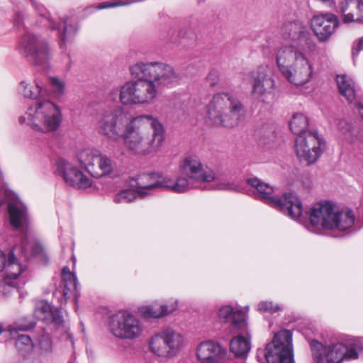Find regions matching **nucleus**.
Masks as SVG:
<instances>
[{
    "mask_svg": "<svg viewBox=\"0 0 363 363\" xmlns=\"http://www.w3.org/2000/svg\"><path fill=\"white\" fill-rule=\"evenodd\" d=\"M361 204L363 206V199H362V201Z\"/></svg>",
    "mask_w": 363,
    "mask_h": 363,
    "instance_id": "nucleus-48",
    "label": "nucleus"
},
{
    "mask_svg": "<svg viewBox=\"0 0 363 363\" xmlns=\"http://www.w3.org/2000/svg\"><path fill=\"white\" fill-rule=\"evenodd\" d=\"M363 50V37L360 38L356 44L354 45L352 50L353 58L357 56L361 50Z\"/></svg>",
    "mask_w": 363,
    "mask_h": 363,
    "instance_id": "nucleus-44",
    "label": "nucleus"
},
{
    "mask_svg": "<svg viewBox=\"0 0 363 363\" xmlns=\"http://www.w3.org/2000/svg\"><path fill=\"white\" fill-rule=\"evenodd\" d=\"M16 347L19 352L23 353L32 351L34 345L30 336L27 335H20L16 340Z\"/></svg>",
    "mask_w": 363,
    "mask_h": 363,
    "instance_id": "nucleus-34",
    "label": "nucleus"
},
{
    "mask_svg": "<svg viewBox=\"0 0 363 363\" xmlns=\"http://www.w3.org/2000/svg\"><path fill=\"white\" fill-rule=\"evenodd\" d=\"M267 66L259 67L256 72L251 74L252 79V95L262 103L268 104L267 98L272 94L275 82L269 74Z\"/></svg>",
    "mask_w": 363,
    "mask_h": 363,
    "instance_id": "nucleus-18",
    "label": "nucleus"
},
{
    "mask_svg": "<svg viewBox=\"0 0 363 363\" xmlns=\"http://www.w3.org/2000/svg\"><path fill=\"white\" fill-rule=\"evenodd\" d=\"M108 328L111 333L121 340H135L143 333L144 326L140 319L127 311L110 317Z\"/></svg>",
    "mask_w": 363,
    "mask_h": 363,
    "instance_id": "nucleus-12",
    "label": "nucleus"
},
{
    "mask_svg": "<svg viewBox=\"0 0 363 363\" xmlns=\"http://www.w3.org/2000/svg\"><path fill=\"white\" fill-rule=\"evenodd\" d=\"M181 174L175 179L172 178L173 192L181 194L193 188V184L211 183L218 179L215 170L196 155L185 157L179 165Z\"/></svg>",
    "mask_w": 363,
    "mask_h": 363,
    "instance_id": "nucleus-6",
    "label": "nucleus"
},
{
    "mask_svg": "<svg viewBox=\"0 0 363 363\" xmlns=\"http://www.w3.org/2000/svg\"><path fill=\"white\" fill-rule=\"evenodd\" d=\"M219 189L235 191H240L242 189L241 186L238 184L230 182L222 183Z\"/></svg>",
    "mask_w": 363,
    "mask_h": 363,
    "instance_id": "nucleus-42",
    "label": "nucleus"
},
{
    "mask_svg": "<svg viewBox=\"0 0 363 363\" xmlns=\"http://www.w3.org/2000/svg\"><path fill=\"white\" fill-rule=\"evenodd\" d=\"M219 79L218 72L216 70H211L206 77V82L209 84L210 86H215Z\"/></svg>",
    "mask_w": 363,
    "mask_h": 363,
    "instance_id": "nucleus-43",
    "label": "nucleus"
},
{
    "mask_svg": "<svg viewBox=\"0 0 363 363\" xmlns=\"http://www.w3.org/2000/svg\"><path fill=\"white\" fill-rule=\"evenodd\" d=\"M177 304L170 306L154 303L151 306H144L139 308V312L145 318H159L175 310Z\"/></svg>",
    "mask_w": 363,
    "mask_h": 363,
    "instance_id": "nucleus-27",
    "label": "nucleus"
},
{
    "mask_svg": "<svg viewBox=\"0 0 363 363\" xmlns=\"http://www.w3.org/2000/svg\"><path fill=\"white\" fill-rule=\"evenodd\" d=\"M340 11L345 23L357 21L363 23V1L362 0H343Z\"/></svg>",
    "mask_w": 363,
    "mask_h": 363,
    "instance_id": "nucleus-25",
    "label": "nucleus"
},
{
    "mask_svg": "<svg viewBox=\"0 0 363 363\" xmlns=\"http://www.w3.org/2000/svg\"><path fill=\"white\" fill-rule=\"evenodd\" d=\"M1 332H2V330H1V329L0 328V334L1 333Z\"/></svg>",
    "mask_w": 363,
    "mask_h": 363,
    "instance_id": "nucleus-49",
    "label": "nucleus"
},
{
    "mask_svg": "<svg viewBox=\"0 0 363 363\" xmlns=\"http://www.w3.org/2000/svg\"><path fill=\"white\" fill-rule=\"evenodd\" d=\"M2 277L3 279L0 280V296H6L16 291L18 284L10 279L7 280L5 277Z\"/></svg>",
    "mask_w": 363,
    "mask_h": 363,
    "instance_id": "nucleus-35",
    "label": "nucleus"
},
{
    "mask_svg": "<svg viewBox=\"0 0 363 363\" xmlns=\"http://www.w3.org/2000/svg\"><path fill=\"white\" fill-rule=\"evenodd\" d=\"M77 160L92 177H101L113 172L114 162L99 150L88 148L79 152Z\"/></svg>",
    "mask_w": 363,
    "mask_h": 363,
    "instance_id": "nucleus-15",
    "label": "nucleus"
},
{
    "mask_svg": "<svg viewBox=\"0 0 363 363\" xmlns=\"http://www.w3.org/2000/svg\"><path fill=\"white\" fill-rule=\"evenodd\" d=\"M25 261L29 259V257L23 249H20L18 245L13 247L8 255L7 264L2 277L11 280L16 284L22 274L26 270V266L21 262V258Z\"/></svg>",
    "mask_w": 363,
    "mask_h": 363,
    "instance_id": "nucleus-21",
    "label": "nucleus"
},
{
    "mask_svg": "<svg viewBox=\"0 0 363 363\" xmlns=\"http://www.w3.org/2000/svg\"><path fill=\"white\" fill-rule=\"evenodd\" d=\"M310 221L313 228L344 231L353 225L354 215L350 209L339 211L330 202H320L311 208Z\"/></svg>",
    "mask_w": 363,
    "mask_h": 363,
    "instance_id": "nucleus-7",
    "label": "nucleus"
},
{
    "mask_svg": "<svg viewBox=\"0 0 363 363\" xmlns=\"http://www.w3.org/2000/svg\"><path fill=\"white\" fill-rule=\"evenodd\" d=\"M35 323L31 322L28 324H23L21 322H17L12 325L9 326L8 330L11 334L16 333L18 331H26L34 327Z\"/></svg>",
    "mask_w": 363,
    "mask_h": 363,
    "instance_id": "nucleus-41",
    "label": "nucleus"
},
{
    "mask_svg": "<svg viewBox=\"0 0 363 363\" xmlns=\"http://www.w3.org/2000/svg\"><path fill=\"white\" fill-rule=\"evenodd\" d=\"M281 33L283 38L291 43L278 48L276 53L278 69L289 82L297 86H303L313 77V64L308 57L316 48L313 36L300 21L285 23Z\"/></svg>",
    "mask_w": 363,
    "mask_h": 363,
    "instance_id": "nucleus-2",
    "label": "nucleus"
},
{
    "mask_svg": "<svg viewBox=\"0 0 363 363\" xmlns=\"http://www.w3.org/2000/svg\"><path fill=\"white\" fill-rule=\"evenodd\" d=\"M242 334H246V336L239 335L233 337L230 344V351L237 357H245L250 350L251 343L250 337L247 334V330Z\"/></svg>",
    "mask_w": 363,
    "mask_h": 363,
    "instance_id": "nucleus-28",
    "label": "nucleus"
},
{
    "mask_svg": "<svg viewBox=\"0 0 363 363\" xmlns=\"http://www.w3.org/2000/svg\"><path fill=\"white\" fill-rule=\"evenodd\" d=\"M312 357L314 363H342L345 360L358 359L363 350L362 342L355 340L348 345L340 342L324 345L321 342H311Z\"/></svg>",
    "mask_w": 363,
    "mask_h": 363,
    "instance_id": "nucleus-9",
    "label": "nucleus"
},
{
    "mask_svg": "<svg viewBox=\"0 0 363 363\" xmlns=\"http://www.w3.org/2000/svg\"><path fill=\"white\" fill-rule=\"evenodd\" d=\"M337 128L347 140L350 142L353 141L354 129L347 121L345 119L340 120L337 124Z\"/></svg>",
    "mask_w": 363,
    "mask_h": 363,
    "instance_id": "nucleus-36",
    "label": "nucleus"
},
{
    "mask_svg": "<svg viewBox=\"0 0 363 363\" xmlns=\"http://www.w3.org/2000/svg\"><path fill=\"white\" fill-rule=\"evenodd\" d=\"M217 317L221 323H230L233 333H245L247 328L245 313L239 309H234L230 305L221 306L217 312Z\"/></svg>",
    "mask_w": 363,
    "mask_h": 363,
    "instance_id": "nucleus-22",
    "label": "nucleus"
},
{
    "mask_svg": "<svg viewBox=\"0 0 363 363\" xmlns=\"http://www.w3.org/2000/svg\"><path fill=\"white\" fill-rule=\"evenodd\" d=\"M136 1H138V0H117V1L115 3L103 2L98 4L96 6H94V9H104L116 6H126Z\"/></svg>",
    "mask_w": 363,
    "mask_h": 363,
    "instance_id": "nucleus-40",
    "label": "nucleus"
},
{
    "mask_svg": "<svg viewBox=\"0 0 363 363\" xmlns=\"http://www.w3.org/2000/svg\"><path fill=\"white\" fill-rule=\"evenodd\" d=\"M62 279L64 284L62 295L65 301H67L70 294L76 293L78 283L76 275L71 272L67 267L62 269Z\"/></svg>",
    "mask_w": 363,
    "mask_h": 363,
    "instance_id": "nucleus-29",
    "label": "nucleus"
},
{
    "mask_svg": "<svg viewBox=\"0 0 363 363\" xmlns=\"http://www.w3.org/2000/svg\"><path fill=\"white\" fill-rule=\"evenodd\" d=\"M38 348L41 354H48L52 351V342L50 335L43 332L38 339Z\"/></svg>",
    "mask_w": 363,
    "mask_h": 363,
    "instance_id": "nucleus-37",
    "label": "nucleus"
},
{
    "mask_svg": "<svg viewBox=\"0 0 363 363\" xmlns=\"http://www.w3.org/2000/svg\"><path fill=\"white\" fill-rule=\"evenodd\" d=\"M56 166L57 173L63 178L67 184L78 189H85L91 186V180L67 160L60 158Z\"/></svg>",
    "mask_w": 363,
    "mask_h": 363,
    "instance_id": "nucleus-19",
    "label": "nucleus"
},
{
    "mask_svg": "<svg viewBox=\"0 0 363 363\" xmlns=\"http://www.w3.org/2000/svg\"><path fill=\"white\" fill-rule=\"evenodd\" d=\"M225 351L213 341L201 342L197 348V357L203 363H215L223 357Z\"/></svg>",
    "mask_w": 363,
    "mask_h": 363,
    "instance_id": "nucleus-24",
    "label": "nucleus"
},
{
    "mask_svg": "<svg viewBox=\"0 0 363 363\" xmlns=\"http://www.w3.org/2000/svg\"><path fill=\"white\" fill-rule=\"evenodd\" d=\"M325 141L317 132H308L297 136L294 149L297 158L301 163L307 165L315 163L325 149Z\"/></svg>",
    "mask_w": 363,
    "mask_h": 363,
    "instance_id": "nucleus-13",
    "label": "nucleus"
},
{
    "mask_svg": "<svg viewBox=\"0 0 363 363\" xmlns=\"http://www.w3.org/2000/svg\"><path fill=\"white\" fill-rule=\"evenodd\" d=\"M257 357L261 363H294L291 332L283 330L276 333L264 350L257 351Z\"/></svg>",
    "mask_w": 363,
    "mask_h": 363,
    "instance_id": "nucleus-10",
    "label": "nucleus"
},
{
    "mask_svg": "<svg viewBox=\"0 0 363 363\" xmlns=\"http://www.w3.org/2000/svg\"><path fill=\"white\" fill-rule=\"evenodd\" d=\"M247 183L253 189V194L257 199L279 208L292 219H298L302 214L303 206L300 199L293 193H285L281 198L272 196L274 188L257 177L247 179Z\"/></svg>",
    "mask_w": 363,
    "mask_h": 363,
    "instance_id": "nucleus-8",
    "label": "nucleus"
},
{
    "mask_svg": "<svg viewBox=\"0 0 363 363\" xmlns=\"http://www.w3.org/2000/svg\"><path fill=\"white\" fill-rule=\"evenodd\" d=\"M119 108L104 110L97 116L98 133L112 141L123 138L127 150L135 155L147 156L159 152L165 140V130L159 119L143 114L125 122Z\"/></svg>",
    "mask_w": 363,
    "mask_h": 363,
    "instance_id": "nucleus-1",
    "label": "nucleus"
},
{
    "mask_svg": "<svg viewBox=\"0 0 363 363\" xmlns=\"http://www.w3.org/2000/svg\"><path fill=\"white\" fill-rule=\"evenodd\" d=\"M135 79L125 82L120 90V101L124 105L151 103L161 86L177 82L178 74L173 67L160 62H138L130 67Z\"/></svg>",
    "mask_w": 363,
    "mask_h": 363,
    "instance_id": "nucleus-3",
    "label": "nucleus"
},
{
    "mask_svg": "<svg viewBox=\"0 0 363 363\" xmlns=\"http://www.w3.org/2000/svg\"><path fill=\"white\" fill-rule=\"evenodd\" d=\"M137 197L138 191L125 189L117 193L113 199L116 203H128L133 201Z\"/></svg>",
    "mask_w": 363,
    "mask_h": 363,
    "instance_id": "nucleus-33",
    "label": "nucleus"
},
{
    "mask_svg": "<svg viewBox=\"0 0 363 363\" xmlns=\"http://www.w3.org/2000/svg\"><path fill=\"white\" fill-rule=\"evenodd\" d=\"M257 310L262 313H275L281 310L278 304H274L272 301H261L257 306Z\"/></svg>",
    "mask_w": 363,
    "mask_h": 363,
    "instance_id": "nucleus-39",
    "label": "nucleus"
},
{
    "mask_svg": "<svg viewBox=\"0 0 363 363\" xmlns=\"http://www.w3.org/2000/svg\"><path fill=\"white\" fill-rule=\"evenodd\" d=\"M35 317L48 323L53 324L57 329H62L67 332V327L59 308H53L46 301H40L37 303L34 311Z\"/></svg>",
    "mask_w": 363,
    "mask_h": 363,
    "instance_id": "nucleus-23",
    "label": "nucleus"
},
{
    "mask_svg": "<svg viewBox=\"0 0 363 363\" xmlns=\"http://www.w3.org/2000/svg\"><path fill=\"white\" fill-rule=\"evenodd\" d=\"M17 50L35 65H46L52 56V49L47 40L31 32H27L21 37Z\"/></svg>",
    "mask_w": 363,
    "mask_h": 363,
    "instance_id": "nucleus-11",
    "label": "nucleus"
},
{
    "mask_svg": "<svg viewBox=\"0 0 363 363\" xmlns=\"http://www.w3.org/2000/svg\"><path fill=\"white\" fill-rule=\"evenodd\" d=\"M337 84L340 94L346 98L349 103L355 99L354 82L346 75L337 76Z\"/></svg>",
    "mask_w": 363,
    "mask_h": 363,
    "instance_id": "nucleus-30",
    "label": "nucleus"
},
{
    "mask_svg": "<svg viewBox=\"0 0 363 363\" xmlns=\"http://www.w3.org/2000/svg\"><path fill=\"white\" fill-rule=\"evenodd\" d=\"M131 185L138 189L140 198H145L159 189L173 191L172 178L158 172L139 174L133 179Z\"/></svg>",
    "mask_w": 363,
    "mask_h": 363,
    "instance_id": "nucleus-17",
    "label": "nucleus"
},
{
    "mask_svg": "<svg viewBox=\"0 0 363 363\" xmlns=\"http://www.w3.org/2000/svg\"><path fill=\"white\" fill-rule=\"evenodd\" d=\"M17 90L25 98L36 99L20 118L21 123L43 133L55 132L59 128L62 121V108L51 100L43 98V88L39 82L23 80Z\"/></svg>",
    "mask_w": 363,
    "mask_h": 363,
    "instance_id": "nucleus-4",
    "label": "nucleus"
},
{
    "mask_svg": "<svg viewBox=\"0 0 363 363\" xmlns=\"http://www.w3.org/2000/svg\"><path fill=\"white\" fill-rule=\"evenodd\" d=\"M10 222L15 228H19L27 223L28 216L26 207L20 201L9 203Z\"/></svg>",
    "mask_w": 363,
    "mask_h": 363,
    "instance_id": "nucleus-26",
    "label": "nucleus"
},
{
    "mask_svg": "<svg viewBox=\"0 0 363 363\" xmlns=\"http://www.w3.org/2000/svg\"><path fill=\"white\" fill-rule=\"evenodd\" d=\"M321 1L323 2H328V1H330L331 0H321Z\"/></svg>",
    "mask_w": 363,
    "mask_h": 363,
    "instance_id": "nucleus-47",
    "label": "nucleus"
},
{
    "mask_svg": "<svg viewBox=\"0 0 363 363\" xmlns=\"http://www.w3.org/2000/svg\"><path fill=\"white\" fill-rule=\"evenodd\" d=\"M356 106L358 109L359 114L363 118V104L357 103Z\"/></svg>",
    "mask_w": 363,
    "mask_h": 363,
    "instance_id": "nucleus-46",
    "label": "nucleus"
},
{
    "mask_svg": "<svg viewBox=\"0 0 363 363\" xmlns=\"http://www.w3.org/2000/svg\"><path fill=\"white\" fill-rule=\"evenodd\" d=\"M49 81L54 97L60 101L65 94V81L57 77H50Z\"/></svg>",
    "mask_w": 363,
    "mask_h": 363,
    "instance_id": "nucleus-32",
    "label": "nucleus"
},
{
    "mask_svg": "<svg viewBox=\"0 0 363 363\" xmlns=\"http://www.w3.org/2000/svg\"><path fill=\"white\" fill-rule=\"evenodd\" d=\"M244 113L243 104L229 93L214 94L207 106V118L216 127L234 128L239 125Z\"/></svg>",
    "mask_w": 363,
    "mask_h": 363,
    "instance_id": "nucleus-5",
    "label": "nucleus"
},
{
    "mask_svg": "<svg viewBox=\"0 0 363 363\" xmlns=\"http://www.w3.org/2000/svg\"><path fill=\"white\" fill-rule=\"evenodd\" d=\"M28 240L26 238H24L22 241H21V245H18L20 249H23L24 251H26V252L28 254V257H29V259L30 258L31 256H35V255H44L45 254V252H44V249L43 247V246L41 245H40L39 243H34L32 245L31 247V251L29 252L28 250V248H27V246H28Z\"/></svg>",
    "mask_w": 363,
    "mask_h": 363,
    "instance_id": "nucleus-38",
    "label": "nucleus"
},
{
    "mask_svg": "<svg viewBox=\"0 0 363 363\" xmlns=\"http://www.w3.org/2000/svg\"><path fill=\"white\" fill-rule=\"evenodd\" d=\"M7 259L8 257H6V255L0 250V272L2 274L4 273L7 264Z\"/></svg>",
    "mask_w": 363,
    "mask_h": 363,
    "instance_id": "nucleus-45",
    "label": "nucleus"
},
{
    "mask_svg": "<svg viewBox=\"0 0 363 363\" xmlns=\"http://www.w3.org/2000/svg\"><path fill=\"white\" fill-rule=\"evenodd\" d=\"M308 125V120L307 117L301 113H295L289 123L291 130L294 134L298 135L297 136L310 132L307 130Z\"/></svg>",
    "mask_w": 363,
    "mask_h": 363,
    "instance_id": "nucleus-31",
    "label": "nucleus"
},
{
    "mask_svg": "<svg viewBox=\"0 0 363 363\" xmlns=\"http://www.w3.org/2000/svg\"><path fill=\"white\" fill-rule=\"evenodd\" d=\"M30 1L41 18L40 23L42 26L48 27L50 30H57L58 37L60 40V47L78 30L79 27L77 22L71 18H63L60 23L55 22L43 6L38 4L35 0Z\"/></svg>",
    "mask_w": 363,
    "mask_h": 363,
    "instance_id": "nucleus-16",
    "label": "nucleus"
},
{
    "mask_svg": "<svg viewBox=\"0 0 363 363\" xmlns=\"http://www.w3.org/2000/svg\"><path fill=\"white\" fill-rule=\"evenodd\" d=\"M183 344V336L174 329L168 328L150 338L149 347L158 357H171L177 354Z\"/></svg>",
    "mask_w": 363,
    "mask_h": 363,
    "instance_id": "nucleus-14",
    "label": "nucleus"
},
{
    "mask_svg": "<svg viewBox=\"0 0 363 363\" xmlns=\"http://www.w3.org/2000/svg\"><path fill=\"white\" fill-rule=\"evenodd\" d=\"M338 24L337 16L331 13L315 15L311 21V28L321 43L328 40L338 27Z\"/></svg>",
    "mask_w": 363,
    "mask_h": 363,
    "instance_id": "nucleus-20",
    "label": "nucleus"
}]
</instances>
